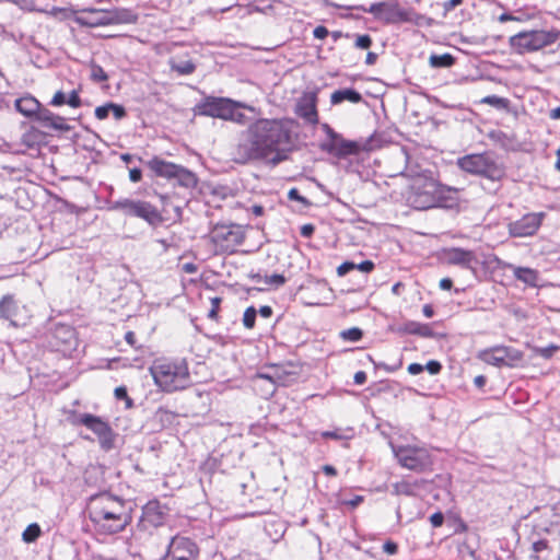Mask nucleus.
Returning <instances> with one entry per match:
<instances>
[{"instance_id":"1","label":"nucleus","mask_w":560,"mask_h":560,"mask_svg":"<svg viewBox=\"0 0 560 560\" xmlns=\"http://www.w3.org/2000/svg\"><path fill=\"white\" fill-rule=\"evenodd\" d=\"M298 124L291 118H261L252 124L236 149V161L262 160L272 165L284 161L296 140Z\"/></svg>"},{"instance_id":"2","label":"nucleus","mask_w":560,"mask_h":560,"mask_svg":"<svg viewBox=\"0 0 560 560\" xmlns=\"http://www.w3.org/2000/svg\"><path fill=\"white\" fill-rule=\"evenodd\" d=\"M88 512L90 520L104 534L119 533L130 522L124 501L108 493L92 497Z\"/></svg>"},{"instance_id":"3","label":"nucleus","mask_w":560,"mask_h":560,"mask_svg":"<svg viewBox=\"0 0 560 560\" xmlns=\"http://www.w3.org/2000/svg\"><path fill=\"white\" fill-rule=\"evenodd\" d=\"M457 189L442 185L432 177H418L410 185L407 202L417 210L448 208L456 201Z\"/></svg>"},{"instance_id":"4","label":"nucleus","mask_w":560,"mask_h":560,"mask_svg":"<svg viewBox=\"0 0 560 560\" xmlns=\"http://www.w3.org/2000/svg\"><path fill=\"white\" fill-rule=\"evenodd\" d=\"M154 384L163 392L173 393L188 387L191 383L185 360H155L149 369Z\"/></svg>"},{"instance_id":"5","label":"nucleus","mask_w":560,"mask_h":560,"mask_svg":"<svg viewBox=\"0 0 560 560\" xmlns=\"http://www.w3.org/2000/svg\"><path fill=\"white\" fill-rule=\"evenodd\" d=\"M456 164L466 173L479 175L492 182L500 180L505 175L502 163L489 152L464 155L457 159Z\"/></svg>"},{"instance_id":"6","label":"nucleus","mask_w":560,"mask_h":560,"mask_svg":"<svg viewBox=\"0 0 560 560\" xmlns=\"http://www.w3.org/2000/svg\"><path fill=\"white\" fill-rule=\"evenodd\" d=\"M558 32L532 30L520 32L510 37V46L518 54L532 52L556 43Z\"/></svg>"},{"instance_id":"7","label":"nucleus","mask_w":560,"mask_h":560,"mask_svg":"<svg viewBox=\"0 0 560 560\" xmlns=\"http://www.w3.org/2000/svg\"><path fill=\"white\" fill-rule=\"evenodd\" d=\"M393 453L398 463L409 470L424 471L433 465L431 451L419 445H393Z\"/></svg>"},{"instance_id":"8","label":"nucleus","mask_w":560,"mask_h":560,"mask_svg":"<svg viewBox=\"0 0 560 560\" xmlns=\"http://www.w3.org/2000/svg\"><path fill=\"white\" fill-rule=\"evenodd\" d=\"M322 130L325 138L322 140L319 148L329 155L342 159L360 152L361 144L359 142L343 139L328 124H323Z\"/></svg>"},{"instance_id":"9","label":"nucleus","mask_w":560,"mask_h":560,"mask_svg":"<svg viewBox=\"0 0 560 560\" xmlns=\"http://www.w3.org/2000/svg\"><path fill=\"white\" fill-rule=\"evenodd\" d=\"M244 232L240 225H215L209 238L217 253H232L244 241Z\"/></svg>"},{"instance_id":"10","label":"nucleus","mask_w":560,"mask_h":560,"mask_svg":"<svg viewBox=\"0 0 560 560\" xmlns=\"http://www.w3.org/2000/svg\"><path fill=\"white\" fill-rule=\"evenodd\" d=\"M527 560H560V524L547 530V536L533 544Z\"/></svg>"},{"instance_id":"11","label":"nucleus","mask_w":560,"mask_h":560,"mask_svg":"<svg viewBox=\"0 0 560 560\" xmlns=\"http://www.w3.org/2000/svg\"><path fill=\"white\" fill-rule=\"evenodd\" d=\"M199 547L185 536L176 535L168 542L165 555L161 560H198Z\"/></svg>"},{"instance_id":"12","label":"nucleus","mask_w":560,"mask_h":560,"mask_svg":"<svg viewBox=\"0 0 560 560\" xmlns=\"http://www.w3.org/2000/svg\"><path fill=\"white\" fill-rule=\"evenodd\" d=\"M546 217L545 212H530L521 219L510 222L508 231L512 237H528L537 233Z\"/></svg>"},{"instance_id":"13","label":"nucleus","mask_w":560,"mask_h":560,"mask_svg":"<svg viewBox=\"0 0 560 560\" xmlns=\"http://www.w3.org/2000/svg\"><path fill=\"white\" fill-rule=\"evenodd\" d=\"M78 421L98 436V441L103 450L108 451L113 448L115 433L107 422L103 421L100 417L90 413L81 415Z\"/></svg>"},{"instance_id":"14","label":"nucleus","mask_w":560,"mask_h":560,"mask_svg":"<svg viewBox=\"0 0 560 560\" xmlns=\"http://www.w3.org/2000/svg\"><path fill=\"white\" fill-rule=\"evenodd\" d=\"M112 210H119L127 215H133L145 220H151L156 215L154 207L149 202L131 199H120L112 202Z\"/></svg>"},{"instance_id":"15","label":"nucleus","mask_w":560,"mask_h":560,"mask_svg":"<svg viewBox=\"0 0 560 560\" xmlns=\"http://www.w3.org/2000/svg\"><path fill=\"white\" fill-rule=\"evenodd\" d=\"M232 100L223 97H207L197 105V112L200 115L228 119L231 117Z\"/></svg>"},{"instance_id":"16","label":"nucleus","mask_w":560,"mask_h":560,"mask_svg":"<svg viewBox=\"0 0 560 560\" xmlns=\"http://www.w3.org/2000/svg\"><path fill=\"white\" fill-rule=\"evenodd\" d=\"M51 346L59 352L70 355L78 347L75 330L68 325L56 326Z\"/></svg>"},{"instance_id":"17","label":"nucleus","mask_w":560,"mask_h":560,"mask_svg":"<svg viewBox=\"0 0 560 560\" xmlns=\"http://www.w3.org/2000/svg\"><path fill=\"white\" fill-rule=\"evenodd\" d=\"M442 259L454 266L475 270V265L478 262L477 256L472 250L464 249L460 247L445 248L442 253Z\"/></svg>"},{"instance_id":"18","label":"nucleus","mask_w":560,"mask_h":560,"mask_svg":"<svg viewBox=\"0 0 560 560\" xmlns=\"http://www.w3.org/2000/svg\"><path fill=\"white\" fill-rule=\"evenodd\" d=\"M259 377L272 381L277 386H288L295 380V373L283 365H269L259 372Z\"/></svg>"},{"instance_id":"19","label":"nucleus","mask_w":560,"mask_h":560,"mask_svg":"<svg viewBox=\"0 0 560 560\" xmlns=\"http://www.w3.org/2000/svg\"><path fill=\"white\" fill-rule=\"evenodd\" d=\"M295 115L304 122L315 124V92L310 91L300 96L294 106Z\"/></svg>"},{"instance_id":"20","label":"nucleus","mask_w":560,"mask_h":560,"mask_svg":"<svg viewBox=\"0 0 560 560\" xmlns=\"http://www.w3.org/2000/svg\"><path fill=\"white\" fill-rule=\"evenodd\" d=\"M75 21L80 25L89 27L106 26L107 25V10L84 8L79 11Z\"/></svg>"},{"instance_id":"21","label":"nucleus","mask_w":560,"mask_h":560,"mask_svg":"<svg viewBox=\"0 0 560 560\" xmlns=\"http://www.w3.org/2000/svg\"><path fill=\"white\" fill-rule=\"evenodd\" d=\"M416 15L412 9H404L397 1L386 2L384 21L386 23H409Z\"/></svg>"},{"instance_id":"22","label":"nucleus","mask_w":560,"mask_h":560,"mask_svg":"<svg viewBox=\"0 0 560 560\" xmlns=\"http://www.w3.org/2000/svg\"><path fill=\"white\" fill-rule=\"evenodd\" d=\"M23 308L12 294L3 295L0 300V318L9 320L10 325L16 327L19 326L18 317Z\"/></svg>"},{"instance_id":"23","label":"nucleus","mask_w":560,"mask_h":560,"mask_svg":"<svg viewBox=\"0 0 560 560\" xmlns=\"http://www.w3.org/2000/svg\"><path fill=\"white\" fill-rule=\"evenodd\" d=\"M148 167L154 172L158 176L165 178H173L176 174L177 164L162 160L158 156L152 158L147 162Z\"/></svg>"},{"instance_id":"24","label":"nucleus","mask_w":560,"mask_h":560,"mask_svg":"<svg viewBox=\"0 0 560 560\" xmlns=\"http://www.w3.org/2000/svg\"><path fill=\"white\" fill-rule=\"evenodd\" d=\"M138 15L130 9L116 8L107 10V25L136 23Z\"/></svg>"},{"instance_id":"25","label":"nucleus","mask_w":560,"mask_h":560,"mask_svg":"<svg viewBox=\"0 0 560 560\" xmlns=\"http://www.w3.org/2000/svg\"><path fill=\"white\" fill-rule=\"evenodd\" d=\"M165 512L156 501L149 502L143 509V518L152 526H159L163 523Z\"/></svg>"},{"instance_id":"26","label":"nucleus","mask_w":560,"mask_h":560,"mask_svg":"<svg viewBox=\"0 0 560 560\" xmlns=\"http://www.w3.org/2000/svg\"><path fill=\"white\" fill-rule=\"evenodd\" d=\"M15 108L22 115L32 117L33 115L37 116L40 110V104L33 96H24L15 101Z\"/></svg>"},{"instance_id":"27","label":"nucleus","mask_w":560,"mask_h":560,"mask_svg":"<svg viewBox=\"0 0 560 560\" xmlns=\"http://www.w3.org/2000/svg\"><path fill=\"white\" fill-rule=\"evenodd\" d=\"M501 348V357L503 359V366H506V368H517L521 365L523 359H524V353L518 350V349H515L513 347H508V346H499Z\"/></svg>"},{"instance_id":"28","label":"nucleus","mask_w":560,"mask_h":560,"mask_svg":"<svg viewBox=\"0 0 560 560\" xmlns=\"http://www.w3.org/2000/svg\"><path fill=\"white\" fill-rule=\"evenodd\" d=\"M37 120L43 122L45 127H51L56 130H68L62 117L55 115L48 109H40L37 114Z\"/></svg>"},{"instance_id":"29","label":"nucleus","mask_w":560,"mask_h":560,"mask_svg":"<svg viewBox=\"0 0 560 560\" xmlns=\"http://www.w3.org/2000/svg\"><path fill=\"white\" fill-rule=\"evenodd\" d=\"M501 348L499 346H494L478 352L477 358L482 362L497 366H503V359L501 357Z\"/></svg>"},{"instance_id":"30","label":"nucleus","mask_w":560,"mask_h":560,"mask_svg":"<svg viewBox=\"0 0 560 560\" xmlns=\"http://www.w3.org/2000/svg\"><path fill=\"white\" fill-rule=\"evenodd\" d=\"M345 101L358 104L362 101V95L353 89H340L335 91L330 96L332 105L340 104Z\"/></svg>"},{"instance_id":"31","label":"nucleus","mask_w":560,"mask_h":560,"mask_svg":"<svg viewBox=\"0 0 560 560\" xmlns=\"http://www.w3.org/2000/svg\"><path fill=\"white\" fill-rule=\"evenodd\" d=\"M252 382L255 390L264 398L271 397L278 387L272 381L260 378L259 372L253 376Z\"/></svg>"},{"instance_id":"32","label":"nucleus","mask_w":560,"mask_h":560,"mask_svg":"<svg viewBox=\"0 0 560 560\" xmlns=\"http://www.w3.org/2000/svg\"><path fill=\"white\" fill-rule=\"evenodd\" d=\"M175 173L173 179H176L180 186L191 188L197 185V177L189 170L178 165Z\"/></svg>"},{"instance_id":"33","label":"nucleus","mask_w":560,"mask_h":560,"mask_svg":"<svg viewBox=\"0 0 560 560\" xmlns=\"http://www.w3.org/2000/svg\"><path fill=\"white\" fill-rule=\"evenodd\" d=\"M515 277L530 285H534L537 280V272L530 268L520 267L514 272Z\"/></svg>"},{"instance_id":"34","label":"nucleus","mask_w":560,"mask_h":560,"mask_svg":"<svg viewBox=\"0 0 560 560\" xmlns=\"http://www.w3.org/2000/svg\"><path fill=\"white\" fill-rule=\"evenodd\" d=\"M322 436L325 439H334V440H340V441H348L353 436V430L352 429H336L331 431H324L322 432Z\"/></svg>"},{"instance_id":"35","label":"nucleus","mask_w":560,"mask_h":560,"mask_svg":"<svg viewBox=\"0 0 560 560\" xmlns=\"http://www.w3.org/2000/svg\"><path fill=\"white\" fill-rule=\"evenodd\" d=\"M454 63V57L450 54L432 55L430 57V65L436 68H447Z\"/></svg>"},{"instance_id":"36","label":"nucleus","mask_w":560,"mask_h":560,"mask_svg":"<svg viewBox=\"0 0 560 560\" xmlns=\"http://www.w3.org/2000/svg\"><path fill=\"white\" fill-rule=\"evenodd\" d=\"M171 67L179 74H190L195 71V65L190 60L172 61Z\"/></svg>"},{"instance_id":"37","label":"nucleus","mask_w":560,"mask_h":560,"mask_svg":"<svg viewBox=\"0 0 560 560\" xmlns=\"http://www.w3.org/2000/svg\"><path fill=\"white\" fill-rule=\"evenodd\" d=\"M21 142L32 149L39 143V133L36 130H28L22 136Z\"/></svg>"},{"instance_id":"38","label":"nucleus","mask_w":560,"mask_h":560,"mask_svg":"<svg viewBox=\"0 0 560 560\" xmlns=\"http://www.w3.org/2000/svg\"><path fill=\"white\" fill-rule=\"evenodd\" d=\"M40 535V528L37 524H31L23 532L22 537L25 542L35 541Z\"/></svg>"},{"instance_id":"39","label":"nucleus","mask_w":560,"mask_h":560,"mask_svg":"<svg viewBox=\"0 0 560 560\" xmlns=\"http://www.w3.org/2000/svg\"><path fill=\"white\" fill-rule=\"evenodd\" d=\"M393 493L396 495H412L413 486L407 481H399L393 485Z\"/></svg>"},{"instance_id":"40","label":"nucleus","mask_w":560,"mask_h":560,"mask_svg":"<svg viewBox=\"0 0 560 560\" xmlns=\"http://www.w3.org/2000/svg\"><path fill=\"white\" fill-rule=\"evenodd\" d=\"M362 330L358 327H352L340 332V337L346 341L355 342L362 338Z\"/></svg>"},{"instance_id":"41","label":"nucleus","mask_w":560,"mask_h":560,"mask_svg":"<svg viewBox=\"0 0 560 560\" xmlns=\"http://www.w3.org/2000/svg\"><path fill=\"white\" fill-rule=\"evenodd\" d=\"M483 104H488L494 106L497 108H505L508 106V100L503 97H499L497 95H488L481 101Z\"/></svg>"},{"instance_id":"42","label":"nucleus","mask_w":560,"mask_h":560,"mask_svg":"<svg viewBox=\"0 0 560 560\" xmlns=\"http://www.w3.org/2000/svg\"><path fill=\"white\" fill-rule=\"evenodd\" d=\"M385 8H386V2H375V3H372L369 9H364V11L373 14L376 19L384 20Z\"/></svg>"},{"instance_id":"43","label":"nucleus","mask_w":560,"mask_h":560,"mask_svg":"<svg viewBox=\"0 0 560 560\" xmlns=\"http://www.w3.org/2000/svg\"><path fill=\"white\" fill-rule=\"evenodd\" d=\"M256 315L257 311L255 307L250 306L245 310L243 315V324L246 328L250 329L255 326Z\"/></svg>"},{"instance_id":"44","label":"nucleus","mask_w":560,"mask_h":560,"mask_svg":"<svg viewBox=\"0 0 560 560\" xmlns=\"http://www.w3.org/2000/svg\"><path fill=\"white\" fill-rule=\"evenodd\" d=\"M242 105L240 103L233 102L232 108H231V117H228L226 120H232L237 124H245L246 122V116L238 112V108Z\"/></svg>"},{"instance_id":"45","label":"nucleus","mask_w":560,"mask_h":560,"mask_svg":"<svg viewBox=\"0 0 560 560\" xmlns=\"http://www.w3.org/2000/svg\"><path fill=\"white\" fill-rule=\"evenodd\" d=\"M558 349V346L551 343L547 347H536L534 351L544 359H550Z\"/></svg>"},{"instance_id":"46","label":"nucleus","mask_w":560,"mask_h":560,"mask_svg":"<svg viewBox=\"0 0 560 560\" xmlns=\"http://www.w3.org/2000/svg\"><path fill=\"white\" fill-rule=\"evenodd\" d=\"M91 78H92V80H94L96 82H103V81H106L108 79V77L105 73V71L103 70V68L97 66V65H93L92 66V68H91Z\"/></svg>"},{"instance_id":"47","label":"nucleus","mask_w":560,"mask_h":560,"mask_svg":"<svg viewBox=\"0 0 560 560\" xmlns=\"http://www.w3.org/2000/svg\"><path fill=\"white\" fill-rule=\"evenodd\" d=\"M221 302H222V299L219 296H214V298L210 299L211 308L208 313V317L210 319H213V320L218 319V311H219Z\"/></svg>"},{"instance_id":"48","label":"nucleus","mask_w":560,"mask_h":560,"mask_svg":"<svg viewBox=\"0 0 560 560\" xmlns=\"http://www.w3.org/2000/svg\"><path fill=\"white\" fill-rule=\"evenodd\" d=\"M372 45V38L368 34L359 35L355 39L354 46L360 49H368Z\"/></svg>"},{"instance_id":"49","label":"nucleus","mask_w":560,"mask_h":560,"mask_svg":"<svg viewBox=\"0 0 560 560\" xmlns=\"http://www.w3.org/2000/svg\"><path fill=\"white\" fill-rule=\"evenodd\" d=\"M285 282V279L282 275L275 273L272 276H267L265 279L266 284L280 287Z\"/></svg>"},{"instance_id":"50","label":"nucleus","mask_w":560,"mask_h":560,"mask_svg":"<svg viewBox=\"0 0 560 560\" xmlns=\"http://www.w3.org/2000/svg\"><path fill=\"white\" fill-rule=\"evenodd\" d=\"M352 270H354V262L345 261L337 268V273L339 277H343Z\"/></svg>"},{"instance_id":"51","label":"nucleus","mask_w":560,"mask_h":560,"mask_svg":"<svg viewBox=\"0 0 560 560\" xmlns=\"http://www.w3.org/2000/svg\"><path fill=\"white\" fill-rule=\"evenodd\" d=\"M109 112H110V103H108V104H106L104 106L96 107L95 108V116H96L97 119L103 120V119L108 117Z\"/></svg>"},{"instance_id":"52","label":"nucleus","mask_w":560,"mask_h":560,"mask_svg":"<svg viewBox=\"0 0 560 560\" xmlns=\"http://www.w3.org/2000/svg\"><path fill=\"white\" fill-rule=\"evenodd\" d=\"M67 104L73 108H78L81 106V98L79 96L78 91L73 90L69 97L67 98Z\"/></svg>"},{"instance_id":"53","label":"nucleus","mask_w":560,"mask_h":560,"mask_svg":"<svg viewBox=\"0 0 560 560\" xmlns=\"http://www.w3.org/2000/svg\"><path fill=\"white\" fill-rule=\"evenodd\" d=\"M374 264L371 260H364L360 264H354V270H359L363 273H369L373 270Z\"/></svg>"},{"instance_id":"54","label":"nucleus","mask_w":560,"mask_h":560,"mask_svg":"<svg viewBox=\"0 0 560 560\" xmlns=\"http://www.w3.org/2000/svg\"><path fill=\"white\" fill-rule=\"evenodd\" d=\"M363 502V497L362 495H353L351 499L349 500H346V499H341L339 501L340 504L342 505H348L350 508H357L360 503Z\"/></svg>"},{"instance_id":"55","label":"nucleus","mask_w":560,"mask_h":560,"mask_svg":"<svg viewBox=\"0 0 560 560\" xmlns=\"http://www.w3.org/2000/svg\"><path fill=\"white\" fill-rule=\"evenodd\" d=\"M424 369H425L430 374L435 375V374H438V373L441 371L442 365H441V363H440L439 361L431 360V361H429V362L425 364Z\"/></svg>"},{"instance_id":"56","label":"nucleus","mask_w":560,"mask_h":560,"mask_svg":"<svg viewBox=\"0 0 560 560\" xmlns=\"http://www.w3.org/2000/svg\"><path fill=\"white\" fill-rule=\"evenodd\" d=\"M50 104L52 106H61L63 104H67L66 95L62 91H57L50 101Z\"/></svg>"},{"instance_id":"57","label":"nucleus","mask_w":560,"mask_h":560,"mask_svg":"<svg viewBox=\"0 0 560 560\" xmlns=\"http://www.w3.org/2000/svg\"><path fill=\"white\" fill-rule=\"evenodd\" d=\"M110 112L116 119H121L126 116V110L121 105L110 103Z\"/></svg>"},{"instance_id":"58","label":"nucleus","mask_w":560,"mask_h":560,"mask_svg":"<svg viewBox=\"0 0 560 560\" xmlns=\"http://www.w3.org/2000/svg\"><path fill=\"white\" fill-rule=\"evenodd\" d=\"M430 522L433 527H440L443 525L444 515L442 512H435L430 516Z\"/></svg>"},{"instance_id":"59","label":"nucleus","mask_w":560,"mask_h":560,"mask_svg":"<svg viewBox=\"0 0 560 560\" xmlns=\"http://www.w3.org/2000/svg\"><path fill=\"white\" fill-rule=\"evenodd\" d=\"M115 396H116L117 399H126L128 406L131 405V399L128 397L127 389L125 387H122V386L117 387L115 389Z\"/></svg>"},{"instance_id":"60","label":"nucleus","mask_w":560,"mask_h":560,"mask_svg":"<svg viewBox=\"0 0 560 560\" xmlns=\"http://www.w3.org/2000/svg\"><path fill=\"white\" fill-rule=\"evenodd\" d=\"M397 545L394 542V541H386L384 545H383V550L384 552H386L387 555H395L397 552Z\"/></svg>"},{"instance_id":"61","label":"nucleus","mask_w":560,"mask_h":560,"mask_svg":"<svg viewBox=\"0 0 560 560\" xmlns=\"http://www.w3.org/2000/svg\"><path fill=\"white\" fill-rule=\"evenodd\" d=\"M424 370V366L420 363H411L408 365V372L411 375H418Z\"/></svg>"},{"instance_id":"62","label":"nucleus","mask_w":560,"mask_h":560,"mask_svg":"<svg viewBox=\"0 0 560 560\" xmlns=\"http://www.w3.org/2000/svg\"><path fill=\"white\" fill-rule=\"evenodd\" d=\"M141 177H142L141 170H139V168H131L129 171V178H130L131 182L138 183L139 180H141Z\"/></svg>"},{"instance_id":"63","label":"nucleus","mask_w":560,"mask_h":560,"mask_svg":"<svg viewBox=\"0 0 560 560\" xmlns=\"http://www.w3.org/2000/svg\"><path fill=\"white\" fill-rule=\"evenodd\" d=\"M353 381L357 385H362L366 381V374L363 371H359L354 374Z\"/></svg>"},{"instance_id":"64","label":"nucleus","mask_w":560,"mask_h":560,"mask_svg":"<svg viewBox=\"0 0 560 560\" xmlns=\"http://www.w3.org/2000/svg\"><path fill=\"white\" fill-rule=\"evenodd\" d=\"M462 2L463 0H448L447 2L444 3V9L446 11H451L458 7L459 4H462Z\"/></svg>"}]
</instances>
